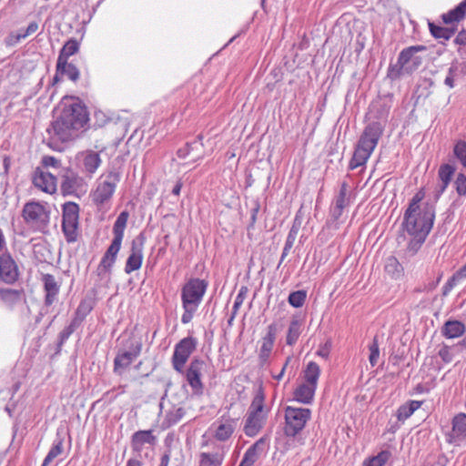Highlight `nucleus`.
Here are the masks:
<instances>
[{
	"instance_id": "33",
	"label": "nucleus",
	"mask_w": 466,
	"mask_h": 466,
	"mask_svg": "<svg viewBox=\"0 0 466 466\" xmlns=\"http://www.w3.org/2000/svg\"><path fill=\"white\" fill-rule=\"evenodd\" d=\"M384 269L389 276L396 279H400L403 274V267L393 256H390L386 258Z\"/></svg>"
},
{
	"instance_id": "59",
	"label": "nucleus",
	"mask_w": 466,
	"mask_h": 466,
	"mask_svg": "<svg viewBox=\"0 0 466 466\" xmlns=\"http://www.w3.org/2000/svg\"><path fill=\"white\" fill-rule=\"evenodd\" d=\"M461 280L460 278H456V273L445 283L442 289V294L445 296L447 295L456 285L457 281Z\"/></svg>"
},
{
	"instance_id": "22",
	"label": "nucleus",
	"mask_w": 466,
	"mask_h": 466,
	"mask_svg": "<svg viewBox=\"0 0 466 466\" xmlns=\"http://www.w3.org/2000/svg\"><path fill=\"white\" fill-rule=\"evenodd\" d=\"M63 76H66L71 81L76 82L79 79L80 72L75 65L68 63L67 61H57L56 72L53 78V84L59 82Z\"/></svg>"
},
{
	"instance_id": "54",
	"label": "nucleus",
	"mask_w": 466,
	"mask_h": 466,
	"mask_svg": "<svg viewBox=\"0 0 466 466\" xmlns=\"http://www.w3.org/2000/svg\"><path fill=\"white\" fill-rule=\"evenodd\" d=\"M298 231H299L298 228H295L294 226L290 228V230L287 236L285 245H284V248H286V250H290L292 248L294 242L296 240L297 235H298Z\"/></svg>"
},
{
	"instance_id": "12",
	"label": "nucleus",
	"mask_w": 466,
	"mask_h": 466,
	"mask_svg": "<svg viewBox=\"0 0 466 466\" xmlns=\"http://www.w3.org/2000/svg\"><path fill=\"white\" fill-rule=\"evenodd\" d=\"M86 184L85 179L70 170H66L62 176L61 190L64 195H76L85 192Z\"/></svg>"
},
{
	"instance_id": "55",
	"label": "nucleus",
	"mask_w": 466,
	"mask_h": 466,
	"mask_svg": "<svg viewBox=\"0 0 466 466\" xmlns=\"http://www.w3.org/2000/svg\"><path fill=\"white\" fill-rule=\"evenodd\" d=\"M42 164L46 167H54V168H59L61 166L60 160L56 158L55 157L46 156L42 159Z\"/></svg>"
},
{
	"instance_id": "17",
	"label": "nucleus",
	"mask_w": 466,
	"mask_h": 466,
	"mask_svg": "<svg viewBox=\"0 0 466 466\" xmlns=\"http://www.w3.org/2000/svg\"><path fill=\"white\" fill-rule=\"evenodd\" d=\"M33 184L46 193L52 194L56 190V176L40 168H36L34 173Z\"/></svg>"
},
{
	"instance_id": "40",
	"label": "nucleus",
	"mask_w": 466,
	"mask_h": 466,
	"mask_svg": "<svg viewBox=\"0 0 466 466\" xmlns=\"http://www.w3.org/2000/svg\"><path fill=\"white\" fill-rule=\"evenodd\" d=\"M128 217L129 214L127 211H122L116 218L113 226V234L115 238L123 239Z\"/></svg>"
},
{
	"instance_id": "10",
	"label": "nucleus",
	"mask_w": 466,
	"mask_h": 466,
	"mask_svg": "<svg viewBox=\"0 0 466 466\" xmlns=\"http://www.w3.org/2000/svg\"><path fill=\"white\" fill-rule=\"evenodd\" d=\"M196 347L197 339L192 337L184 338L175 346L172 356V365L175 370L179 373L183 372L184 366Z\"/></svg>"
},
{
	"instance_id": "34",
	"label": "nucleus",
	"mask_w": 466,
	"mask_h": 466,
	"mask_svg": "<svg viewBox=\"0 0 466 466\" xmlns=\"http://www.w3.org/2000/svg\"><path fill=\"white\" fill-rule=\"evenodd\" d=\"M116 258L110 257L107 254H104V256L101 258V261L96 268V272L98 277H100L101 279H109L111 274L112 267L114 266L116 262Z\"/></svg>"
},
{
	"instance_id": "43",
	"label": "nucleus",
	"mask_w": 466,
	"mask_h": 466,
	"mask_svg": "<svg viewBox=\"0 0 466 466\" xmlns=\"http://www.w3.org/2000/svg\"><path fill=\"white\" fill-rule=\"evenodd\" d=\"M390 457L389 451H382L378 455L363 461V466H383Z\"/></svg>"
},
{
	"instance_id": "41",
	"label": "nucleus",
	"mask_w": 466,
	"mask_h": 466,
	"mask_svg": "<svg viewBox=\"0 0 466 466\" xmlns=\"http://www.w3.org/2000/svg\"><path fill=\"white\" fill-rule=\"evenodd\" d=\"M429 29L435 38L443 40H449L455 33L453 28L442 27L434 23H429Z\"/></svg>"
},
{
	"instance_id": "29",
	"label": "nucleus",
	"mask_w": 466,
	"mask_h": 466,
	"mask_svg": "<svg viewBox=\"0 0 466 466\" xmlns=\"http://www.w3.org/2000/svg\"><path fill=\"white\" fill-rule=\"evenodd\" d=\"M279 331L278 325L271 323L267 328V333L262 338V342L259 350L271 352L276 340L277 333Z\"/></svg>"
},
{
	"instance_id": "5",
	"label": "nucleus",
	"mask_w": 466,
	"mask_h": 466,
	"mask_svg": "<svg viewBox=\"0 0 466 466\" xmlns=\"http://www.w3.org/2000/svg\"><path fill=\"white\" fill-rule=\"evenodd\" d=\"M22 217L32 231L47 232L50 222V209L46 204L36 201L27 202L23 208Z\"/></svg>"
},
{
	"instance_id": "13",
	"label": "nucleus",
	"mask_w": 466,
	"mask_h": 466,
	"mask_svg": "<svg viewBox=\"0 0 466 466\" xmlns=\"http://www.w3.org/2000/svg\"><path fill=\"white\" fill-rule=\"evenodd\" d=\"M143 246L144 237L140 234L131 243L130 255L128 256L125 266V272L127 274H130L131 272L140 268L143 261Z\"/></svg>"
},
{
	"instance_id": "47",
	"label": "nucleus",
	"mask_w": 466,
	"mask_h": 466,
	"mask_svg": "<svg viewBox=\"0 0 466 466\" xmlns=\"http://www.w3.org/2000/svg\"><path fill=\"white\" fill-rule=\"evenodd\" d=\"M370 351L369 361L372 367L376 366L380 358V348L377 337H374L373 341L369 346Z\"/></svg>"
},
{
	"instance_id": "27",
	"label": "nucleus",
	"mask_w": 466,
	"mask_h": 466,
	"mask_svg": "<svg viewBox=\"0 0 466 466\" xmlns=\"http://www.w3.org/2000/svg\"><path fill=\"white\" fill-rule=\"evenodd\" d=\"M185 414L186 410L183 407L176 405L172 406L165 415L162 422L163 428L167 429L177 424L183 419Z\"/></svg>"
},
{
	"instance_id": "2",
	"label": "nucleus",
	"mask_w": 466,
	"mask_h": 466,
	"mask_svg": "<svg viewBox=\"0 0 466 466\" xmlns=\"http://www.w3.org/2000/svg\"><path fill=\"white\" fill-rule=\"evenodd\" d=\"M383 134V127L380 122H371L364 128L350 161L349 168L356 169L366 164L372 152L376 148L380 137Z\"/></svg>"
},
{
	"instance_id": "7",
	"label": "nucleus",
	"mask_w": 466,
	"mask_h": 466,
	"mask_svg": "<svg viewBox=\"0 0 466 466\" xmlns=\"http://www.w3.org/2000/svg\"><path fill=\"white\" fill-rule=\"evenodd\" d=\"M285 426L284 434L287 437H296L305 428L311 417V410L308 408H295L287 406L284 410Z\"/></svg>"
},
{
	"instance_id": "38",
	"label": "nucleus",
	"mask_w": 466,
	"mask_h": 466,
	"mask_svg": "<svg viewBox=\"0 0 466 466\" xmlns=\"http://www.w3.org/2000/svg\"><path fill=\"white\" fill-rule=\"evenodd\" d=\"M22 290L0 288V300L10 306L18 302L22 298Z\"/></svg>"
},
{
	"instance_id": "58",
	"label": "nucleus",
	"mask_w": 466,
	"mask_h": 466,
	"mask_svg": "<svg viewBox=\"0 0 466 466\" xmlns=\"http://www.w3.org/2000/svg\"><path fill=\"white\" fill-rule=\"evenodd\" d=\"M439 356L446 363H450L453 360V356H452V354L450 350V348L448 346H443L439 350Z\"/></svg>"
},
{
	"instance_id": "32",
	"label": "nucleus",
	"mask_w": 466,
	"mask_h": 466,
	"mask_svg": "<svg viewBox=\"0 0 466 466\" xmlns=\"http://www.w3.org/2000/svg\"><path fill=\"white\" fill-rule=\"evenodd\" d=\"M64 451V438L57 434L54 441L51 449L46 456L42 466H48L56 458L63 453Z\"/></svg>"
},
{
	"instance_id": "19",
	"label": "nucleus",
	"mask_w": 466,
	"mask_h": 466,
	"mask_svg": "<svg viewBox=\"0 0 466 466\" xmlns=\"http://www.w3.org/2000/svg\"><path fill=\"white\" fill-rule=\"evenodd\" d=\"M157 437L152 430L137 431L131 437V448L135 452L140 453L145 445H155Z\"/></svg>"
},
{
	"instance_id": "25",
	"label": "nucleus",
	"mask_w": 466,
	"mask_h": 466,
	"mask_svg": "<svg viewBox=\"0 0 466 466\" xmlns=\"http://www.w3.org/2000/svg\"><path fill=\"white\" fill-rule=\"evenodd\" d=\"M317 387L309 383L300 384L294 391V398L300 403L309 404L312 402Z\"/></svg>"
},
{
	"instance_id": "6",
	"label": "nucleus",
	"mask_w": 466,
	"mask_h": 466,
	"mask_svg": "<svg viewBox=\"0 0 466 466\" xmlns=\"http://www.w3.org/2000/svg\"><path fill=\"white\" fill-rule=\"evenodd\" d=\"M121 178V173L116 168H110L103 173L96 180V188L91 193L95 205L103 207L112 198L116 186Z\"/></svg>"
},
{
	"instance_id": "15",
	"label": "nucleus",
	"mask_w": 466,
	"mask_h": 466,
	"mask_svg": "<svg viewBox=\"0 0 466 466\" xmlns=\"http://www.w3.org/2000/svg\"><path fill=\"white\" fill-rule=\"evenodd\" d=\"M142 344L137 342L132 344V348L128 351L118 353L114 360V372L121 375L123 370L127 369L140 354Z\"/></svg>"
},
{
	"instance_id": "45",
	"label": "nucleus",
	"mask_w": 466,
	"mask_h": 466,
	"mask_svg": "<svg viewBox=\"0 0 466 466\" xmlns=\"http://www.w3.org/2000/svg\"><path fill=\"white\" fill-rule=\"evenodd\" d=\"M307 298L305 290H297L289 294L288 298L289 303L294 308H300L304 305Z\"/></svg>"
},
{
	"instance_id": "61",
	"label": "nucleus",
	"mask_w": 466,
	"mask_h": 466,
	"mask_svg": "<svg viewBox=\"0 0 466 466\" xmlns=\"http://www.w3.org/2000/svg\"><path fill=\"white\" fill-rule=\"evenodd\" d=\"M37 29H38V24L34 21V22H31L27 25V27L25 31L21 30L20 33H21L23 38H25V37L33 35L34 33H35L37 31Z\"/></svg>"
},
{
	"instance_id": "56",
	"label": "nucleus",
	"mask_w": 466,
	"mask_h": 466,
	"mask_svg": "<svg viewBox=\"0 0 466 466\" xmlns=\"http://www.w3.org/2000/svg\"><path fill=\"white\" fill-rule=\"evenodd\" d=\"M412 415L406 404L401 405L397 410V418L399 420L404 421Z\"/></svg>"
},
{
	"instance_id": "53",
	"label": "nucleus",
	"mask_w": 466,
	"mask_h": 466,
	"mask_svg": "<svg viewBox=\"0 0 466 466\" xmlns=\"http://www.w3.org/2000/svg\"><path fill=\"white\" fill-rule=\"evenodd\" d=\"M121 238H113L110 246L107 248L106 254L109 255L110 257H114L116 258V256L120 250L121 244H122Z\"/></svg>"
},
{
	"instance_id": "23",
	"label": "nucleus",
	"mask_w": 466,
	"mask_h": 466,
	"mask_svg": "<svg viewBox=\"0 0 466 466\" xmlns=\"http://www.w3.org/2000/svg\"><path fill=\"white\" fill-rule=\"evenodd\" d=\"M266 420L267 418L263 415L248 412L243 429L245 434L248 437L256 436L264 427Z\"/></svg>"
},
{
	"instance_id": "39",
	"label": "nucleus",
	"mask_w": 466,
	"mask_h": 466,
	"mask_svg": "<svg viewBox=\"0 0 466 466\" xmlns=\"http://www.w3.org/2000/svg\"><path fill=\"white\" fill-rule=\"evenodd\" d=\"M411 238L408 243L407 253L410 256H414L424 243L428 235H425V231L422 230L419 234H409Z\"/></svg>"
},
{
	"instance_id": "44",
	"label": "nucleus",
	"mask_w": 466,
	"mask_h": 466,
	"mask_svg": "<svg viewBox=\"0 0 466 466\" xmlns=\"http://www.w3.org/2000/svg\"><path fill=\"white\" fill-rule=\"evenodd\" d=\"M453 155L466 169V141L459 140L453 147Z\"/></svg>"
},
{
	"instance_id": "4",
	"label": "nucleus",
	"mask_w": 466,
	"mask_h": 466,
	"mask_svg": "<svg viewBox=\"0 0 466 466\" xmlns=\"http://www.w3.org/2000/svg\"><path fill=\"white\" fill-rule=\"evenodd\" d=\"M434 219L435 206L430 202H425L422 209L405 211L402 228L408 234H419L423 230L425 235H429L433 227Z\"/></svg>"
},
{
	"instance_id": "60",
	"label": "nucleus",
	"mask_w": 466,
	"mask_h": 466,
	"mask_svg": "<svg viewBox=\"0 0 466 466\" xmlns=\"http://www.w3.org/2000/svg\"><path fill=\"white\" fill-rule=\"evenodd\" d=\"M345 208H346V206L334 203V206L331 208V210H330L331 218L334 220H338L341 217L343 209Z\"/></svg>"
},
{
	"instance_id": "24",
	"label": "nucleus",
	"mask_w": 466,
	"mask_h": 466,
	"mask_svg": "<svg viewBox=\"0 0 466 466\" xmlns=\"http://www.w3.org/2000/svg\"><path fill=\"white\" fill-rule=\"evenodd\" d=\"M237 422L233 419H227L223 421L218 422V426L214 431V438L219 441H228L236 429Z\"/></svg>"
},
{
	"instance_id": "57",
	"label": "nucleus",
	"mask_w": 466,
	"mask_h": 466,
	"mask_svg": "<svg viewBox=\"0 0 466 466\" xmlns=\"http://www.w3.org/2000/svg\"><path fill=\"white\" fill-rule=\"evenodd\" d=\"M75 331L70 329L68 326H66L58 335V348H61L63 344L68 339V338L73 334Z\"/></svg>"
},
{
	"instance_id": "36",
	"label": "nucleus",
	"mask_w": 466,
	"mask_h": 466,
	"mask_svg": "<svg viewBox=\"0 0 466 466\" xmlns=\"http://www.w3.org/2000/svg\"><path fill=\"white\" fill-rule=\"evenodd\" d=\"M301 321L298 319H292L289 323L288 333L286 337V343L289 346H293L299 339L301 333Z\"/></svg>"
},
{
	"instance_id": "8",
	"label": "nucleus",
	"mask_w": 466,
	"mask_h": 466,
	"mask_svg": "<svg viewBox=\"0 0 466 466\" xmlns=\"http://www.w3.org/2000/svg\"><path fill=\"white\" fill-rule=\"evenodd\" d=\"M62 230L68 243L76 242L78 236L79 206L75 202H66L62 208Z\"/></svg>"
},
{
	"instance_id": "16",
	"label": "nucleus",
	"mask_w": 466,
	"mask_h": 466,
	"mask_svg": "<svg viewBox=\"0 0 466 466\" xmlns=\"http://www.w3.org/2000/svg\"><path fill=\"white\" fill-rule=\"evenodd\" d=\"M18 268L9 254L0 256V279L6 284H13L18 279Z\"/></svg>"
},
{
	"instance_id": "48",
	"label": "nucleus",
	"mask_w": 466,
	"mask_h": 466,
	"mask_svg": "<svg viewBox=\"0 0 466 466\" xmlns=\"http://www.w3.org/2000/svg\"><path fill=\"white\" fill-rule=\"evenodd\" d=\"M454 187L460 197H466V176L459 173L454 180Z\"/></svg>"
},
{
	"instance_id": "52",
	"label": "nucleus",
	"mask_w": 466,
	"mask_h": 466,
	"mask_svg": "<svg viewBox=\"0 0 466 466\" xmlns=\"http://www.w3.org/2000/svg\"><path fill=\"white\" fill-rule=\"evenodd\" d=\"M248 289L246 287H241L233 304V316L231 319L234 318L235 314L237 313L240 306L243 304Z\"/></svg>"
},
{
	"instance_id": "11",
	"label": "nucleus",
	"mask_w": 466,
	"mask_h": 466,
	"mask_svg": "<svg viewBox=\"0 0 466 466\" xmlns=\"http://www.w3.org/2000/svg\"><path fill=\"white\" fill-rule=\"evenodd\" d=\"M204 366V360L193 359L186 370L187 381L196 395H202L203 393L204 385L201 381V373Z\"/></svg>"
},
{
	"instance_id": "51",
	"label": "nucleus",
	"mask_w": 466,
	"mask_h": 466,
	"mask_svg": "<svg viewBox=\"0 0 466 466\" xmlns=\"http://www.w3.org/2000/svg\"><path fill=\"white\" fill-rule=\"evenodd\" d=\"M92 310V305L87 300H82L80 304L78 305L75 315L78 316L79 318L85 319L86 317L88 315V313Z\"/></svg>"
},
{
	"instance_id": "3",
	"label": "nucleus",
	"mask_w": 466,
	"mask_h": 466,
	"mask_svg": "<svg viewBox=\"0 0 466 466\" xmlns=\"http://www.w3.org/2000/svg\"><path fill=\"white\" fill-rule=\"evenodd\" d=\"M208 282L198 278L189 279L181 289V301L184 312L181 316L183 324L189 323L201 304L208 289Z\"/></svg>"
},
{
	"instance_id": "31",
	"label": "nucleus",
	"mask_w": 466,
	"mask_h": 466,
	"mask_svg": "<svg viewBox=\"0 0 466 466\" xmlns=\"http://www.w3.org/2000/svg\"><path fill=\"white\" fill-rule=\"evenodd\" d=\"M264 400L265 396L263 390L259 389L256 395L254 396L248 412L257 415H263V417L267 418L268 411L265 410Z\"/></svg>"
},
{
	"instance_id": "30",
	"label": "nucleus",
	"mask_w": 466,
	"mask_h": 466,
	"mask_svg": "<svg viewBox=\"0 0 466 466\" xmlns=\"http://www.w3.org/2000/svg\"><path fill=\"white\" fill-rule=\"evenodd\" d=\"M225 457L223 451L200 453L199 466H221Z\"/></svg>"
},
{
	"instance_id": "20",
	"label": "nucleus",
	"mask_w": 466,
	"mask_h": 466,
	"mask_svg": "<svg viewBox=\"0 0 466 466\" xmlns=\"http://www.w3.org/2000/svg\"><path fill=\"white\" fill-rule=\"evenodd\" d=\"M82 162V170L91 177L100 167L102 160L99 153L86 150L79 156Z\"/></svg>"
},
{
	"instance_id": "62",
	"label": "nucleus",
	"mask_w": 466,
	"mask_h": 466,
	"mask_svg": "<svg viewBox=\"0 0 466 466\" xmlns=\"http://www.w3.org/2000/svg\"><path fill=\"white\" fill-rule=\"evenodd\" d=\"M266 444H267V437H262L259 440H258L249 448L259 453V452L263 451Z\"/></svg>"
},
{
	"instance_id": "28",
	"label": "nucleus",
	"mask_w": 466,
	"mask_h": 466,
	"mask_svg": "<svg viewBox=\"0 0 466 466\" xmlns=\"http://www.w3.org/2000/svg\"><path fill=\"white\" fill-rule=\"evenodd\" d=\"M466 15V0L461 2L455 8L442 15V20L445 24H452L459 22L464 18Z\"/></svg>"
},
{
	"instance_id": "46",
	"label": "nucleus",
	"mask_w": 466,
	"mask_h": 466,
	"mask_svg": "<svg viewBox=\"0 0 466 466\" xmlns=\"http://www.w3.org/2000/svg\"><path fill=\"white\" fill-rule=\"evenodd\" d=\"M425 198V191L424 188H420L416 194L412 197L409 203V207L406 210H417V209H422L423 208V203L421 204V201Z\"/></svg>"
},
{
	"instance_id": "21",
	"label": "nucleus",
	"mask_w": 466,
	"mask_h": 466,
	"mask_svg": "<svg viewBox=\"0 0 466 466\" xmlns=\"http://www.w3.org/2000/svg\"><path fill=\"white\" fill-rule=\"evenodd\" d=\"M42 282L46 291L45 304L46 306H51L57 299L60 284L56 281L55 276L51 274H44L42 276Z\"/></svg>"
},
{
	"instance_id": "14",
	"label": "nucleus",
	"mask_w": 466,
	"mask_h": 466,
	"mask_svg": "<svg viewBox=\"0 0 466 466\" xmlns=\"http://www.w3.org/2000/svg\"><path fill=\"white\" fill-rule=\"evenodd\" d=\"M466 440V414L460 412L451 419V430L446 434V441L455 444Z\"/></svg>"
},
{
	"instance_id": "42",
	"label": "nucleus",
	"mask_w": 466,
	"mask_h": 466,
	"mask_svg": "<svg viewBox=\"0 0 466 466\" xmlns=\"http://www.w3.org/2000/svg\"><path fill=\"white\" fill-rule=\"evenodd\" d=\"M350 202V190L347 182H342L334 203L348 207Z\"/></svg>"
},
{
	"instance_id": "35",
	"label": "nucleus",
	"mask_w": 466,
	"mask_h": 466,
	"mask_svg": "<svg viewBox=\"0 0 466 466\" xmlns=\"http://www.w3.org/2000/svg\"><path fill=\"white\" fill-rule=\"evenodd\" d=\"M79 42L75 38H70L61 48L57 61H67L68 58L79 51Z\"/></svg>"
},
{
	"instance_id": "37",
	"label": "nucleus",
	"mask_w": 466,
	"mask_h": 466,
	"mask_svg": "<svg viewBox=\"0 0 466 466\" xmlns=\"http://www.w3.org/2000/svg\"><path fill=\"white\" fill-rule=\"evenodd\" d=\"M319 375V366L314 361L309 362L304 371V379L306 383L317 387Z\"/></svg>"
},
{
	"instance_id": "64",
	"label": "nucleus",
	"mask_w": 466,
	"mask_h": 466,
	"mask_svg": "<svg viewBox=\"0 0 466 466\" xmlns=\"http://www.w3.org/2000/svg\"><path fill=\"white\" fill-rule=\"evenodd\" d=\"M244 457L247 458L248 460H249L251 464H254L256 462V461L258 459V452H257L256 451L248 448L246 451V452L244 454Z\"/></svg>"
},
{
	"instance_id": "1",
	"label": "nucleus",
	"mask_w": 466,
	"mask_h": 466,
	"mask_svg": "<svg viewBox=\"0 0 466 466\" xmlns=\"http://www.w3.org/2000/svg\"><path fill=\"white\" fill-rule=\"evenodd\" d=\"M87 121L88 115L84 106L77 102L65 104L60 115L52 123V129L57 139L66 142L77 137Z\"/></svg>"
},
{
	"instance_id": "18",
	"label": "nucleus",
	"mask_w": 466,
	"mask_h": 466,
	"mask_svg": "<svg viewBox=\"0 0 466 466\" xmlns=\"http://www.w3.org/2000/svg\"><path fill=\"white\" fill-rule=\"evenodd\" d=\"M455 173V167L451 164H442L438 170V178L440 180L434 191V198L437 201L447 189L451 178Z\"/></svg>"
},
{
	"instance_id": "26",
	"label": "nucleus",
	"mask_w": 466,
	"mask_h": 466,
	"mask_svg": "<svg viewBox=\"0 0 466 466\" xmlns=\"http://www.w3.org/2000/svg\"><path fill=\"white\" fill-rule=\"evenodd\" d=\"M465 325L459 320H448L441 328V334L448 339L459 338L465 332Z\"/></svg>"
},
{
	"instance_id": "63",
	"label": "nucleus",
	"mask_w": 466,
	"mask_h": 466,
	"mask_svg": "<svg viewBox=\"0 0 466 466\" xmlns=\"http://www.w3.org/2000/svg\"><path fill=\"white\" fill-rule=\"evenodd\" d=\"M24 39L21 33L17 34H10L7 38L5 39V44L7 46H14L17 44L20 40Z\"/></svg>"
},
{
	"instance_id": "9",
	"label": "nucleus",
	"mask_w": 466,
	"mask_h": 466,
	"mask_svg": "<svg viewBox=\"0 0 466 466\" xmlns=\"http://www.w3.org/2000/svg\"><path fill=\"white\" fill-rule=\"evenodd\" d=\"M426 49L425 46L418 45L401 50L396 64V66L399 67V74H411L416 71L422 64V57L419 56V53L426 51Z\"/></svg>"
},
{
	"instance_id": "49",
	"label": "nucleus",
	"mask_w": 466,
	"mask_h": 466,
	"mask_svg": "<svg viewBox=\"0 0 466 466\" xmlns=\"http://www.w3.org/2000/svg\"><path fill=\"white\" fill-rule=\"evenodd\" d=\"M201 139H202V137L198 136V140H195L191 143H187L183 147H181L177 150V157L179 158H186L189 155L190 151L194 148V147H196L198 144L202 146V144L199 142Z\"/></svg>"
},
{
	"instance_id": "50",
	"label": "nucleus",
	"mask_w": 466,
	"mask_h": 466,
	"mask_svg": "<svg viewBox=\"0 0 466 466\" xmlns=\"http://www.w3.org/2000/svg\"><path fill=\"white\" fill-rule=\"evenodd\" d=\"M459 68L456 64H452L448 70L447 76L444 79V84L450 88L454 87V79L458 76Z\"/></svg>"
}]
</instances>
